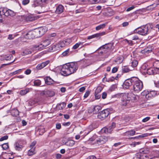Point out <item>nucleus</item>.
Listing matches in <instances>:
<instances>
[{
  "label": "nucleus",
  "instance_id": "16",
  "mask_svg": "<svg viewBox=\"0 0 159 159\" xmlns=\"http://www.w3.org/2000/svg\"><path fill=\"white\" fill-rule=\"evenodd\" d=\"M64 11V7L61 5H59L57 7L55 12L57 14L62 13Z\"/></svg>",
  "mask_w": 159,
  "mask_h": 159
},
{
  "label": "nucleus",
  "instance_id": "42",
  "mask_svg": "<svg viewBox=\"0 0 159 159\" xmlns=\"http://www.w3.org/2000/svg\"><path fill=\"white\" fill-rule=\"evenodd\" d=\"M153 66L157 69H159V61H156L153 63Z\"/></svg>",
  "mask_w": 159,
  "mask_h": 159
},
{
  "label": "nucleus",
  "instance_id": "62",
  "mask_svg": "<svg viewBox=\"0 0 159 159\" xmlns=\"http://www.w3.org/2000/svg\"><path fill=\"white\" fill-rule=\"evenodd\" d=\"M31 72V70L30 69L27 70L25 72V73L26 75H29L30 74Z\"/></svg>",
  "mask_w": 159,
  "mask_h": 159
},
{
  "label": "nucleus",
  "instance_id": "13",
  "mask_svg": "<svg viewBox=\"0 0 159 159\" xmlns=\"http://www.w3.org/2000/svg\"><path fill=\"white\" fill-rule=\"evenodd\" d=\"M107 140V138L106 136H101L96 140V143L98 145H101L105 143Z\"/></svg>",
  "mask_w": 159,
  "mask_h": 159
},
{
  "label": "nucleus",
  "instance_id": "14",
  "mask_svg": "<svg viewBox=\"0 0 159 159\" xmlns=\"http://www.w3.org/2000/svg\"><path fill=\"white\" fill-rule=\"evenodd\" d=\"M157 94V92L155 91H150L148 92L147 95H146V98L148 99H150L155 97Z\"/></svg>",
  "mask_w": 159,
  "mask_h": 159
},
{
  "label": "nucleus",
  "instance_id": "35",
  "mask_svg": "<svg viewBox=\"0 0 159 159\" xmlns=\"http://www.w3.org/2000/svg\"><path fill=\"white\" fill-rule=\"evenodd\" d=\"M146 72L149 75H154L153 68H150L148 69Z\"/></svg>",
  "mask_w": 159,
  "mask_h": 159
},
{
  "label": "nucleus",
  "instance_id": "53",
  "mask_svg": "<svg viewBox=\"0 0 159 159\" xmlns=\"http://www.w3.org/2000/svg\"><path fill=\"white\" fill-rule=\"evenodd\" d=\"M36 143V141H34L32 142L30 146V148H35L34 146Z\"/></svg>",
  "mask_w": 159,
  "mask_h": 159
},
{
  "label": "nucleus",
  "instance_id": "22",
  "mask_svg": "<svg viewBox=\"0 0 159 159\" xmlns=\"http://www.w3.org/2000/svg\"><path fill=\"white\" fill-rule=\"evenodd\" d=\"M11 115L14 117H16L19 115V111L16 109H13L11 111Z\"/></svg>",
  "mask_w": 159,
  "mask_h": 159
},
{
  "label": "nucleus",
  "instance_id": "49",
  "mask_svg": "<svg viewBox=\"0 0 159 159\" xmlns=\"http://www.w3.org/2000/svg\"><path fill=\"white\" fill-rule=\"evenodd\" d=\"M8 138V136L7 135H5L2 137L0 139V141H2L4 140H7Z\"/></svg>",
  "mask_w": 159,
  "mask_h": 159
},
{
  "label": "nucleus",
  "instance_id": "11",
  "mask_svg": "<svg viewBox=\"0 0 159 159\" xmlns=\"http://www.w3.org/2000/svg\"><path fill=\"white\" fill-rule=\"evenodd\" d=\"M134 77H132L131 79L125 80L123 84V88L128 89L130 86H132Z\"/></svg>",
  "mask_w": 159,
  "mask_h": 159
},
{
  "label": "nucleus",
  "instance_id": "50",
  "mask_svg": "<svg viewBox=\"0 0 159 159\" xmlns=\"http://www.w3.org/2000/svg\"><path fill=\"white\" fill-rule=\"evenodd\" d=\"M81 43V42L76 43L73 47V48L74 49H77L79 47Z\"/></svg>",
  "mask_w": 159,
  "mask_h": 159
},
{
  "label": "nucleus",
  "instance_id": "36",
  "mask_svg": "<svg viewBox=\"0 0 159 159\" xmlns=\"http://www.w3.org/2000/svg\"><path fill=\"white\" fill-rule=\"evenodd\" d=\"M122 70V72L124 73L128 72L130 70L129 68L127 66H123Z\"/></svg>",
  "mask_w": 159,
  "mask_h": 159
},
{
  "label": "nucleus",
  "instance_id": "5",
  "mask_svg": "<svg viewBox=\"0 0 159 159\" xmlns=\"http://www.w3.org/2000/svg\"><path fill=\"white\" fill-rule=\"evenodd\" d=\"M51 39H48L44 40L39 45H36L34 46V48L36 49V50H41L43 48L46 47L49 45L51 42Z\"/></svg>",
  "mask_w": 159,
  "mask_h": 159
},
{
  "label": "nucleus",
  "instance_id": "43",
  "mask_svg": "<svg viewBox=\"0 0 159 159\" xmlns=\"http://www.w3.org/2000/svg\"><path fill=\"white\" fill-rule=\"evenodd\" d=\"M30 0H23L22 1V4L23 5H26L30 2Z\"/></svg>",
  "mask_w": 159,
  "mask_h": 159
},
{
  "label": "nucleus",
  "instance_id": "17",
  "mask_svg": "<svg viewBox=\"0 0 159 159\" xmlns=\"http://www.w3.org/2000/svg\"><path fill=\"white\" fill-rule=\"evenodd\" d=\"M45 83L48 85L53 84L54 82V80L49 77H46L44 78Z\"/></svg>",
  "mask_w": 159,
  "mask_h": 159
},
{
  "label": "nucleus",
  "instance_id": "38",
  "mask_svg": "<svg viewBox=\"0 0 159 159\" xmlns=\"http://www.w3.org/2000/svg\"><path fill=\"white\" fill-rule=\"evenodd\" d=\"M2 148L3 150H6L9 148V145L8 143H6L2 145Z\"/></svg>",
  "mask_w": 159,
  "mask_h": 159
},
{
  "label": "nucleus",
  "instance_id": "28",
  "mask_svg": "<svg viewBox=\"0 0 159 159\" xmlns=\"http://www.w3.org/2000/svg\"><path fill=\"white\" fill-rule=\"evenodd\" d=\"M116 127V123L114 122H112L111 126H109L108 128V129L109 130V133H111L113 129H114Z\"/></svg>",
  "mask_w": 159,
  "mask_h": 159
},
{
  "label": "nucleus",
  "instance_id": "24",
  "mask_svg": "<svg viewBox=\"0 0 159 159\" xmlns=\"http://www.w3.org/2000/svg\"><path fill=\"white\" fill-rule=\"evenodd\" d=\"M107 24L108 22H106L104 24L100 25L96 27L95 30H99L101 29H103L105 27L106 25H107Z\"/></svg>",
  "mask_w": 159,
  "mask_h": 159
},
{
  "label": "nucleus",
  "instance_id": "64",
  "mask_svg": "<svg viewBox=\"0 0 159 159\" xmlns=\"http://www.w3.org/2000/svg\"><path fill=\"white\" fill-rule=\"evenodd\" d=\"M118 70V68L117 67H114L112 70V72L113 73H115Z\"/></svg>",
  "mask_w": 159,
  "mask_h": 159
},
{
  "label": "nucleus",
  "instance_id": "58",
  "mask_svg": "<svg viewBox=\"0 0 159 159\" xmlns=\"http://www.w3.org/2000/svg\"><path fill=\"white\" fill-rule=\"evenodd\" d=\"M150 119V117H147L143 119L142 120V121L143 122H145L148 121Z\"/></svg>",
  "mask_w": 159,
  "mask_h": 159
},
{
  "label": "nucleus",
  "instance_id": "3",
  "mask_svg": "<svg viewBox=\"0 0 159 159\" xmlns=\"http://www.w3.org/2000/svg\"><path fill=\"white\" fill-rule=\"evenodd\" d=\"M153 28L150 24H147L144 26L138 28L134 30V32L143 35L148 34Z\"/></svg>",
  "mask_w": 159,
  "mask_h": 159
},
{
  "label": "nucleus",
  "instance_id": "61",
  "mask_svg": "<svg viewBox=\"0 0 159 159\" xmlns=\"http://www.w3.org/2000/svg\"><path fill=\"white\" fill-rule=\"evenodd\" d=\"M107 94L106 92H103L102 94V97L103 99H105L107 97Z\"/></svg>",
  "mask_w": 159,
  "mask_h": 159
},
{
  "label": "nucleus",
  "instance_id": "34",
  "mask_svg": "<svg viewBox=\"0 0 159 159\" xmlns=\"http://www.w3.org/2000/svg\"><path fill=\"white\" fill-rule=\"evenodd\" d=\"M35 148H30L28 152V154L29 156H32L35 153Z\"/></svg>",
  "mask_w": 159,
  "mask_h": 159
},
{
  "label": "nucleus",
  "instance_id": "46",
  "mask_svg": "<svg viewBox=\"0 0 159 159\" xmlns=\"http://www.w3.org/2000/svg\"><path fill=\"white\" fill-rule=\"evenodd\" d=\"M154 75L159 74V69H157V67H154L153 68Z\"/></svg>",
  "mask_w": 159,
  "mask_h": 159
},
{
  "label": "nucleus",
  "instance_id": "60",
  "mask_svg": "<svg viewBox=\"0 0 159 159\" xmlns=\"http://www.w3.org/2000/svg\"><path fill=\"white\" fill-rule=\"evenodd\" d=\"M90 93V92L89 91H88L86 92L84 95V98H87L89 95Z\"/></svg>",
  "mask_w": 159,
  "mask_h": 159
},
{
  "label": "nucleus",
  "instance_id": "48",
  "mask_svg": "<svg viewBox=\"0 0 159 159\" xmlns=\"http://www.w3.org/2000/svg\"><path fill=\"white\" fill-rule=\"evenodd\" d=\"M141 143L140 142H133L130 145L133 146V147H135L136 145H139Z\"/></svg>",
  "mask_w": 159,
  "mask_h": 159
},
{
  "label": "nucleus",
  "instance_id": "40",
  "mask_svg": "<svg viewBox=\"0 0 159 159\" xmlns=\"http://www.w3.org/2000/svg\"><path fill=\"white\" fill-rule=\"evenodd\" d=\"M41 84V81L39 80H36L34 81V85L35 86H40Z\"/></svg>",
  "mask_w": 159,
  "mask_h": 159
},
{
  "label": "nucleus",
  "instance_id": "25",
  "mask_svg": "<svg viewBox=\"0 0 159 159\" xmlns=\"http://www.w3.org/2000/svg\"><path fill=\"white\" fill-rule=\"evenodd\" d=\"M152 51V50L148 48H146L141 51V52L143 54L148 53Z\"/></svg>",
  "mask_w": 159,
  "mask_h": 159
},
{
  "label": "nucleus",
  "instance_id": "1",
  "mask_svg": "<svg viewBox=\"0 0 159 159\" xmlns=\"http://www.w3.org/2000/svg\"><path fill=\"white\" fill-rule=\"evenodd\" d=\"M45 27H40L34 30L30 31L26 33L24 37L26 39H31L37 38L44 34L47 31Z\"/></svg>",
  "mask_w": 159,
  "mask_h": 159
},
{
  "label": "nucleus",
  "instance_id": "51",
  "mask_svg": "<svg viewBox=\"0 0 159 159\" xmlns=\"http://www.w3.org/2000/svg\"><path fill=\"white\" fill-rule=\"evenodd\" d=\"M109 130L108 129V128H104L102 129V132L105 133H109Z\"/></svg>",
  "mask_w": 159,
  "mask_h": 159
},
{
  "label": "nucleus",
  "instance_id": "21",
  "mask_svg": "<svg viewBox=\"0 0 159 159\" xmlns=\"http://www.w3.org/2000/svg\"><path fill=\"white\" fill-rule=\"evenodd\" d=\"M66 106V103L64 102H62L57 104L56 108L58 110H62L65 108Z\"/></svg>",
  "mask_w": 159,
  "mask_h": 159
},
{
  "label": "nucleus",
  "instance_id": "56",
  "mask_svg": "<svg viewBox=\"0 0 159 159\" xmlns=\"http://www.w3.org/2000/svg\"><path fill=\"white\" fill-rule=\"evenodd\" d=\"M69 52V49H68L67 50H66V51H64V52H63L62 53V55L63 56H66L68 53Z\"/></svg>",
  "mask_w": 159,
  "mask_h": 159
},
{
  "label": "nucleus",
  "instance_id": "31",
  "mask_svg": "<svg viewBox=\"0 0 159 159\" xmlns=\"http://www.w3.org/2000/svg\"><path fill=\"white\" fill-rule=\"evenodd\" d=\"M75 142L73 140H69L66 143V144L69 146H72L75 144Z\"/></svg>",
  "mask_w": 159,
  "mask_h": 159
},
{
  "label": "nucleus",
  "instance_id": "59",
  "mask_svg": "<svg viewBox=\"0 0 159 159\" xmlns=\"http://www.w3.org/2000/svg\"><path fill=\"white\" fill-rule=\"evenodd\" d=\"M61 125L59 123H57L56 124V128L57 129H59L61 128Z\"/></svg>",
  "mask_w": 159,
  "mask_h": 159
},
{
  "label": "nucleus",
  "instance_id": "63",
  "mask_svg": "<svg viewBox=\"0 0 159 159\" xmlns=\"http://www.w3.org/2000/svg\"><path fill=\"white\" fill-rule=\"evenodd\" d=\"M87 159H97L96 157L94 156H90L88 157Z\"/></svg>",
  "mask_w": 159,
  "mask_h": 159
},
{
  "label": "nucleus",
  "instance_id": "47",
  "mask_svg": "<svg viewBox=\"0 0 159 159\" xmlns=\"http://www.w3.org/2000/svg\"><path fill=\"white\" fill-rule=\"evenodd\" d=\"M102 89V88L101 87H98L96 89L95 93H98L101 92Z\"/></svg>",
  "mask_w": 159,
  "mask_h": 159
},
{
  "label": "nucleus",
  "instance_id": "4",
  "mask_svg": "<svg viewBox=\"0 0 159 159\" xmlns=\"http://www.w3.org/2000/svg\"><path fill=\"white\" fill-rule=\"evenodd\" d=\"M143 87L142 82L138 78L135 77L131 89L132 91L135 93H138L142 90Z\"/></svg>",
  "mask_w": 159,
  "mask_h": 159
},
{
  "label": "nucleus",
  "instance_id": "41",
  "mask_svg": "<svg viewBox=\"0 0 159 159\" xmlns=\"http://www.w3.org/2000/svg\"><path fill=\"white\" fill-rule=\"evenodd\" d=\"M21 70V69H20L17 70H16L15 71H14L13 72L11 73L10 75H11L12 76L13 75H15L18 73H20V72Z\"/></svg>",
  "mask_w": 159,
  "mask_h": 159
},
{
  "label": "nucleus",
  "instance_id": "55",
  "mask_svg": "<svg viewBox=\"0 0 159 159\" xmlns=\"http://www.w3.org/2000/svg\"><path fill=\"white\" fill-rule=\"evenodd\" d=\"M16 35H14L13 36L12 34H9L8 36V39L9 40H11L14 39L16 37Z\"/></svg>",
  "mask_w": 159,
  "mask_h": 159
},
{
  "label": "nucleus",
  "instance_id": "44",
  "mask_svg": "<svg viewBox=\"0 0 159 159\" xmlns=\"http://www.w3.org/2000/svg\"><path fill=\"white\" fill-rule=\"evenodd\" d=\"M37 69L40 70L43 68L42 63L38 64L36 67Z\"/></svg>",
  "mask_w": 159,
  "mask_h": 159
},
{
  "label": "nucleus",
  "instance_id": "52",
  "mask_svg": "<svg viewBox=\"0 0 159 159\" xmlns=\"http://www.w3.org/2000/svg\"><path fill=\"white\" fill-rule=\"evenodd\" d=\"M56 133V131L55 129H52L49 133V135L51 136H52L54 135Z\"/></svg>",
  "mask_w": 159,
  "mask_h": 159
},
{
  "label": "nucleus",
  "instance_id": "20",
  "mask_svg": "<svg viewBox=\"0 0 159 159\" xmlns=\"http://www.w3.org/2000/svg\"><path fill=\"white\" fill-rule=\"evenodd\" d=\"M37 19L36 17L34 15H30L27 16L25 18L26 21H32L35 20Z\"/></svg>",
  "mask_w": 159,
  "mask_h": 159
},
{
  "label": "nucleus",
  "instance_id": "57",
  "mask_svg": "<svg viewBox=\"0 0 159 159\" xmlns=\"http://www.w3.org/2000/svg\"><path fill=\"white\" fill-rule=\"evenodd\" d=\"M88 111L89 113H91L93 112L94 113L93 108L92 107H89L88 110Z\"/></svg>",
  "mask_w": 159,
  "mask_h": 159
},
{
  "label": "nucleus",
  "instance_id": "19",
  "mask_svg": "<svg viewBox=\"0 0 159 159\" xmlns=\"http://www.w3.org/2000/svg\"><path fill=\"white\" fill-rule=\"evenodd\" d=\"M33 52V50L31 49H27L21 52L20 54L22 56H25L31 54Z\"/></svg>",
  "mask_w": 159,
  "mask_h": 159
},
{
  "label": "nucleus",
  "instance_id": "39",
  "mask_svg": "<svg viewBox=\"0 0 159 159\" xmlns=\"http://www.w3.org/2000/svg\"><path fill=\"white\" fill-rule=\"evenodd\" d=\"M22 148V145H19L18 143H16L15 145V148L18 151H20Z\"/></svg>",
  "mask_w": 159,
  "mask_h": 159
},
{
  "label": "nucleus",
  "instance_id": "7",
  "mask_svg": "<svg viewBox=\"0 0 159 159\" xmlns=\"http://www.w3.org/2000/svg\"><path fill=\"white\" fill-rule=\"evenodd\" d=\"M109 112L107 109H105L100 112L98 115V118L101 120L105 119L109 115Z\"/></svg>",
  "mask_w": 159,
  "mask_h": 159
},
{
  "label": "nucleus",
  "instance_id": "23",
  "mask_svg": "<svg viewBox=\"0 0 159 159\" xmlns=\"http://www.w3.org/2000/svg\"><path fill=\"white\" fill-rule=\"evenodd\" d=\"M3 60L7 61H10L11 59V58L13 57L12 55L10 54L9 55H2L1 56Z\"/></svg>",
  "mask_w": 159,
  "mask_h": 159
},
{
  "label": "nucleus",
  "instance_id": "26",
  "mask_svg": "<svg viewBox=\"0 0 159 159\" xmlns=\"http://www.w3.org/2000/svg\"><path fill=\"white\" fill-rule=\"evenodd\" d=\"M125 133L126 135H127L128 136H131L135 134V131L133 130H131L130 131H126Z\"/></svg>",
  "mask_w": 159,
  "mask_h": 159
},
{
  "label": "nucleus",
  "instance_id": "2",
  "mask_svg": "<svg viewBox=\"0 0 159 159\" xmlns=\"http://www.w3.org/2000/svg\"><path fill=\"white\" fill-rule=\"evenodd\" d=\"M119 96L121 98V105L124 106H126L130 101L135 102L137 101L139 99L138 96L134 94L133 92L121 93Z\"/></svg>",
  "mask_w": 159,
  "mask_h": 159
},
{
  "label": "nucleus",
  "instance_id": "30",
  "mask_svg": "<svg viewBox=\"0 0 159 159\" xmlns=\"http://www.w3.org/2000/svg\"><path fill=\"white\" fill-rule=\"evenodd\" d=\"M131 66L133 67H136L138 64V61L136 60H132Z\"/></svg>",
  "mask_w": 159,
  "mask_h": 159
},
{
  "label": "nucleus",
  "instance_id": "18",
  "mask_svg": "<svg viewBox=\"0 0 159 159\" xmlns=\"http://www.w3.org/2000/svg\"><path fill=\"white\" fill-rule=\"evenodd\" d=\"M38 102L37 99L35 98L30 99L28 102V106H32L36 104Z\"/></svg>",
  "mask_w": 159,
  "mask_h": 159
},
{
  "label": "nucleus",
  "instance_id": "9",
  "mask_svg": "<svg viewBox=\"0 0 159 159\" xmlns=\"http://www.w3.org/2000/svg\"><path fill=\"white\" fill-rule=\"evenodd\" d=\"M61 74L63 76H66L71 74L67 64L64 65L61 70Z\"/></svg>",
  "mask_w": 159,
  "mask_h": 159
},
{
  "label": "nucleus",
  "instance_id": "54",
  "mask_svg": "<svg viewBox=\"0 0 159 159\" xmlns=\"http://www.w3.org/2000/svg\"><path fill=\"white\" fill-rule=\"evenodd\" d=\"M39 131L41 133V134H43L45 132V129L43 127H42L39 129Z\"/></svg>",
  "mask_w": 159,
  "mask_h": 159
},
{
  "label": "nucleus",
  "instance_id": "15",
  "mask_svg": "<svg viewBox=\"0 0 159 159\" xmlns=\"http://www.w3.org/2000/svg\"><path fill=\"white\" fill-rule=\"evenodd\" d=\"M106 34V33L105 32H102L97 33L96 34H94L92 35L89 36L87 37L88 39H93L95 38L99 37L101 36L104 35Z\"/></svg>",
  "mask_w": 159,
  "mask_h": 159
},
{
  "label": "nucleus",
  "instance_id": "32",
  "mask_svg": "<svg viewBox=\"0 0 159 159\" xmlns=\"http://www.w3.org/2000/svg\"><path fill=\"white\" fill-rule=\"evenodd\" d=\"M117 78V76H116L115 78L114 77H111V78H109L108 80L107 79L106 77L105 76L104 78H103V80H104L106 79V81L109 82H112L115 79H117L116 78Z\"/></svg>",
  "mask_w": 159,
  "mask_h": 159
},
{
  "label": "nucleus",
  "instance_id": "29",
  "mask_svg": "<svg viewBox=\"0 0 159 159\" xmlns=\"http://www.w3.org/2000/svg\"><path fill=\"white\" fill-rule=\"evenodd\" d=\"M29 92V89L27 88L25 90H21L20 92V94L21 95H24Z\"/></svg>",
  "mask_w": 159,
  "mask_h": 159
},
{
  "label": "nucleus",
  "instance_id": "45",
  "mask_svg": "<svg viewBox=\"0 0 159 159\" xmlns=\"http://www.w3.org/2000/svg\"><path fill=\"white\" fill-rule=\"evenodd\" d=\"M50 63V61L49 60H47L46 61L43 62L42 63L43 66L44 67L46 66L47 65H48Z\"/></svg>",
  "mask_w": 159,
  "mask_h": 159
},
{
  "label": "nucleus",
  "instance_id": "12",
  "mask_svg": "<svg viewBox=\"0 0 159 159\" xmlns=\"http://www.w3.org/2000/svg\"><path fill=\"white\" fill-rule=\"evenodd\" d=\"M70 43V40L66 39L62 41H61L58 43L56 44V48H61L65 46L68 45Z\"/></svg>",
  "mask_w": 159,
  "mask_h": 159
},
{
  "label": "nucleus",
  "instance_id": "8",
  "mask_svg": "<svg viewBox=\"0 0 159 159\" xmlns=\"http://www.w3.org/2000/svg\"><path fill=\"white\" fill-rule=\"evenodd\" d=\"M66 64L71 74L75 72L78 69V67L76 62H71Z\"/></svg>",
  "mask_w": 159,
  "mask_h": 159
},
{
  "label": "nucleus",
  "instance_id": "10",
  "mask_svg": "<svg viewBox=\"0 0 159 159\" xmlns=\"http://www.w3.org/2000/svg\"><path fill=\"white\" fill-rule=\"evenodd\" d=\"M2 11V14L5 16H13L15 15L14 12L10 9L6 8H3L1 9Z\"/></svg>",
  "mask_w": 159,
  "mask_h": 159
},
{
  "label": "nucleus",
  "instance_id": "6",
  "mask_svg": "<svg viewBox=\"0 0 159 159\" xmlns=\"http://www.w3.org/2000/svg\"><path fill=\"white\" fill-rule=\"evenodd\" d=\"M113 43H111L107 44H106L102 46L101 48V50L100 52H102V53H105V49L107 50H110L111 51H112L114 48V46H113Z\"/></svg>",
  "mask_w": 159,
  "mask_h": 159
},
{
  "label": "nucleus",
  "instance_id": "37",
  "mask_svg": "<svg viewBox=\"0 0 159 159\" xmlns=\"http://www.w3.org/2000/svg\"><path fill=\"white\" fill-rule=\"evenodd\" d=\"M37 4L38 5H41L42 4V2L41 0H35L34 1V4L32 5L33 7H35V4Z\"/></svg>",
  "mask_w": 159,
  "mask_h": 159
},
{
  "label": "nucleus",
  "instance_id": "27",
  "mask_svg": "<svg viewBox=\"0 0 159 159\" xmlns=\"http://www.w3.org/2000/svg\"><path fill=\"white\" fill-rule=\"evenodd\" d=\"M124 59V57L122 56L118 57L116 59L115 61L117 64H120L122 62Z\"/></svg>",
  "mask_w": 159,
  "mask_h": 159
},
{
  "label": "nucleus",
  "instance_id": "33",
  "mask_svg": "<svg viewBox=\"0 0 159 159\" xmlns=\"http://www.w3.org/2000/svg\"><path fill=\"white\" fill-rule=\"evenodd\" d=\"M94 110V113H97L98 111L101 109V107L99 106H95L93 107Z\"/></svg>",
  "mask_w": 159,
  "mask_h": 159
}]
</instances>
